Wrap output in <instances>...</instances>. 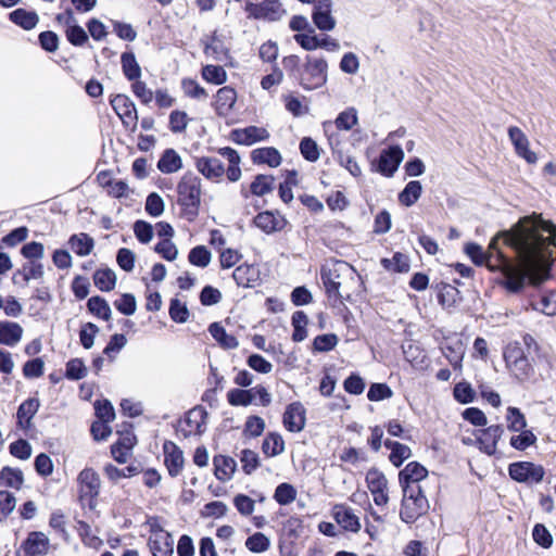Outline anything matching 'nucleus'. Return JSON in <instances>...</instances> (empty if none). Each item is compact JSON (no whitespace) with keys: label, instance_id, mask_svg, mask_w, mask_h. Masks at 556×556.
Segmentation results:
<instances>
[{"label":"nucleus","instance_id":"19","mask_svg":"<svg viewBox=\"0 0 556 556\" xmlns=\"http://www.w3.org/2000/svg\"><path fill=\"white\" fill-rule=\"evenodd\" d=\"M508 137L519 157L523 159L528 164H535L538 162L536 153L530 150L529 139L519 127L510 126L508 128Z\"/></svg>","mask_w":556,"mask_h":556},{"label":"nucleus","instance_id":"45","mask_svg":"<svg viewBox=\"0 0 556 556\" xmlns=\"http://www.w3.org/2000/svg\"><path fill=\"white\" fill-rule=\"evenodd\" d=\"M76 531L85 546L99 549L103 541L96 534H93L91 527L84 520H78L76 525Z\"/></svg>","mask_w":556,"mask_h":556},{"label":"nucleus","instance_id":"48","mask_svg":"<svg viewBox=\"0 0 556 556\" xmlns=\"http://www.w3.org/2000/svg\"><path fill=\"white\" fill-rule=\"evenodd\" d=\"M140 472H141L140 466H136V465H129L123 469H119L112 464H106L104 466V473L106 475L108 479L113 482H115L122 478H130V477L137 476Z\"/></svg>","mask_w":556,"mask_h":556},{"label":"nucleus","instance_id":"15","mask_svg":"<svg viewBox=\"0 0 556 556\" xmlns=\"http://www.w3.org/2000/svg\"><path fill=\"white\" fill-rule=\"evenodd\" d=\"M404 159V152L400 146H392L381 151L379 157L372 162L376 172L384 177H392Z\"/></svg>","mask_w":556,"mask_h":556},{"label":"nucleus","instance_id":"24","mask_svg":"<svg viewBox=\"0 0 556 556\" xmlns=\"http://www.w3.org/2000/svg\"><path fill=\"white\" fill-rule=\"evenodd\" d=\"M230 138L237 144L252 146L255 142L265 141L269 138L267 129L257 126L236 128L230 132Z\"/></svg>","mask_w":556,"mask_h":556},{"label":"nucleus","instance_id":"14","mask_svg":"<svg viewBox=\"0 0 556 556\" xmlns=\"http://www.w3.org/2000/svg\"><path fill=\"white\" fill-rule=\"evenodd\" d=\"M504 432V427L500 424L478 429L475 432L476 446L481 453L488 456H494L497 453V443Z\"/></svg>","mask_w":556,"mask_h":556},{"label":"nucleus","instance_id":"21","mask_svg":"<svg viewBox=\"0 0 556 556\" xmlns=\"http://www.w3.org/2000/svg\"><path fill=\"white\" fill-rule=\"evenodd\" d=\"M345 265L344 262H339L337 265H333L332 267H321L320 270V279L323 281V285L325 287L326 294L328 299H334L336 301H339L342 303L343 296L340 293V268L338 267Z\"/></svg>","mask_w":556,"mask_h":556},{"label":"nucleus","instance_id":"30","mask_svg":"<svg viewBox=\"0 0 556 556\" xmlns=\"http://www.w3.org/2000/svg\"><path fill=\"white\" fill-rule=\"evenodd\" d=\"M214 475L219 481H227L232 478L237 463L230 456L215 455L213 457Z\"/></svg>","mask_w":556,"mask_h":556},{"label":"nucleus","instance_id":"29","mask_svg":"<svg viewBox=\"0 0 556 556\" xmlns=\"http://www.w3.org/2000/svg\"><path fill=\"white\" fill-rule=\"evenodd\" d=\"M23 336V328L20 324L10 320L0 321V344L14 346Z\"/></svg>","mask_w":556,"mask_h":556},{"label":"nucleus","instance_id":"56","mask_svg":"<svg viewBox=\"0 0 556 556\" xmlns=\"http://www.w3.org/2000/svg\"><path fill=\"white\" fill-rule=\"evenodd\" d=\"M189 122L190 118L185 111L174 110L168 117V128L174 134H181L187 129Z\"/></svg>","mask_w":556,"mask_h":556},{"label":"nucleus","instance_id":"20","mask_svg":"<svg viewBox=\"0 0 556 556\" xmlns=\"http://www.w3.org/2000/svg\"><path fill=\"white\" fill-rule=\"evenodd\" d=\"M253 224L263 232L270 235L283 230L288 220L278 211H263L253 218Z\"/></svg>","mask_w":556,"mask_h":556},{"label":"nucleus","instance_id":"6","mask_svg":"<svg viewBox=\"0 0 556 556\" xmlns=\"http://www.w3.org/2000/svg\"><path fill=\"white\" fill-rule=\"evenodd\" d=\"M400 519L406 525H414L428 514L430 504L422 489H401Z\"/></svg>","mask_w":556,"mask_h":556},{"label":"nucleus","instance_id":"36","mask_svg":"<svg viewBox=\"0 0 556 556\" xmlns=\"http://www.w3.org/2000/svg\"><path fill=\"white\" fill-rule=\"evenodd\" d=\"M380 264L387 271L391 273L404 274L408 273L410 268L409 257L402 252H395L392 258H381Z\"/></svg>","mask_w":556,"mask_h":556},{"label":"nucleus","instance_id":"43","mask_svg":"<svg viewBox=\"0 0 556 556\" xmlns=\"http://www.w3.org/2000/svg\"><path fill=\"white\" fill-rule=\"evenodd\" d=\"M421 192H422V187H421L420 181L412 180L399 193V202L402 205L409 207L418 201V199L421 195Z\"/></svg>","mask_w":556,"mask_h":556},{"label":"nucleus","instance_id":"11","mask_svg":"<svg viewBox=\"0 0 556 556\" xmlns=\"http://www.w3.org/2000/svg\"><path fill=\"white\" fill-rule=\"evenodd\" d=\"M366 486L369 490L375 505L387 506L389 496V480L383 471L377 467H371L365 475Z\"/></svg>","mask_w":556,"mask_h":556},{"label":"nucleus","instance_id":"39","mask_svg":"<svg viewBox=\"0 0 556 556\" xmlns=\"http://www.w3.org/2000/svg\"><path fill=\"white\" fill-rule=\"evenodd\" d=\"M434 288L437 290L438 302L443 307H452L456 304L459 295L457 288L446 282L437 283Z\"/></svg>","mask_w":556,"mask_h":556},{"label":"nucleus","instance_id":"23","mask_svg":"<svg viewBox=\"0 0 556 556\" xmlns=\"http://www.w3.org/2000/svg\"><path fill=\"white\" fill-rule=\"evenodd\" d=\"M237 97L238 94L233 87L224 86L219 88L214 97V102L212 103L216 115L219 117H227L235 108Z\"/></svg>","mask_w":556,"mask_h":556},{"label":"nucleus","instance_id":"22","mask_svg":"<svg viewBox=\"0 0 556 556\" xmlns=\"http://www.w3.org/2000/svg\"><path fill=\"white\" fill-rule=\"evenodd\" d=\"M164 465L172 478L181 473L185 465V458L180 447L172 442L165 441L163 444Z\"/></svg>","mask_w":556,"mask_h":556},{"label":"nucleus","instance_id":"49","mask_svg":"<svg viewBox=\"0 0 556 556\" xmlns=\"http://www.w3.org/2000/svg\"><path fill=\"white\" fill-rule=\"evenodd\" d=\"M506 422L509 431L518 432L527 428L528 422L525 414L515 406H509L506 410Z\"/></svg>","mask_w":556,"mask_h":556},{"label":"nucleus","instance_id":"5","mask_svg":"<svg viewBox=\"0 0 556 556\" xmlns=\"http://www.w3.org/2000/svg\"><path fill=\"white\" fill-rule=\"evenodd\" d=\"M201 179L191 174H185L177 185V204L180 207V216L193 223L200 212L201 206Z\"/></svg>","mask_w":556,"mask_h":556},{"label":"nucleus","instance_id":"58","mask_svg":"<svg viewBox=\"0 0 556 556\" xmlns=\"http://www.w3.org/2000/svg\"><path fill=\"white\" fill-rule=\"evenodd\" d=\"M131 92L139 100V102L143 105H149L155 92H153L148 86L147 83L138 79L130 85Z\"/></svg>","mask_w":556,"mask_h":556},{"label":"nucleus","instance_id":"62","mask_svg":"<svg viewBox=\"0 0 556 556\" xmlns=\"http://www.w3.org/2000/svg\"><path fill=\"white\" fill-rule=\"evenodd\" d=\"M454 399L460 404H468L473 402L476 392L470 383L462 381L455 384L453 389Z\"/></svg>","mask_w":556,"mask_h":556},{"label":"nucleus","instance_id":"53","mask_svg":"<svg viewBox=\"0 0 556 556\" xmlns=\"http://www.w3.org/2000/svg\"><path fill=\"white\" fill-rule=\"evenodd\" d=\"M298 495L296 489L288 483L282 482L277 485L275 493H274V500L281 506H286L291 504L295 501Z\"/></svg>","mask_w":556,"mask_h":556},{"label":"nucleus","instance_id":"17","mask_svg":"<svg viewBox=\"0 0 556 556\" xmlns=\"http://www.w3.org/2000/svg\"><path fill=\"white\" fill-rule=\"evenodd\" d=\"M312 4V20L316 28L321 31L334 29L337 21L332 15V0H317Z\"/></svg>","mask_w":556,"mask_h":556},{"label":"nucleus","instance_id":"25","mask_svg":"<svg viewBox=\"0 0 556 556\" xmlns=\"http://www.w3.org/2000/svg\"><path fill=\"white\" fill-rule=\"evenodd\" d=\"M332 517L344 531L357 533L362 528L359 518L346 504H336L332 507Z\"/></svg>","mask_w":556,"mask_h":556},{"label":"nucleus","instance_id":"9","mask_svg":"<svg viewBox=\"0 0 556 556\" xmlns=\"http://www.w3.org/2000/svg\"><path fill=\"white\" fill-rule=\"evenodd\" d=\"M110 104L119 117L123 127L135 132L138 127V111L132 100L124 93L111 94Z\"/></svg>","mask_w":556,"mask_h":556},{"label":"nucleus","instance_id":"50","mask_svg":"<svg viewBox=\"0 0 556 556\" xmlns=\"http://www.w3.org/2000/svg\"><path fill=\"white\" fill-rule=\"evenodd\" d=\"M202 78L214 85H223L227 80V73L220 65L207 64L202 67Z\"/></svg>","mask_w":556,"mask_h":556},{"label":"nucleus","instance_id":"7","mask_svg":"<svg viewBox=\"0 0 556 556\" xmlns=\"http://www.w3.org/2000/svg\"><path fill=\"white\" fill-rule=\"evenodd\" d=\"M77 502L83 509H96L101 491L100 475L91 467L84 468L77 476Z\"/></svg>","mask_w":556,"mask_h":556},{"label":"nucleus","instance_id":"4","mask_svg":"<svg viewBox=\"0 0 556 556\" xmlns=\"http://www.w3.org/2000/svg\"><path fill=\"white\" fill-rule=\"evenodd\" d=\"M217 153L228 162L227 167L216 156H198L194 159L197 170L207 180L219 182L224 175L227 181L237 182L241 179L242 170L240 167L241 157L237 150L231 147H224L217 150Z\"/></svg>","mask_w":556,"mask_h":556},{"label":"nucleus","instance_id":"52","mask_svg":"<svg viewBox=\"0 0 556 556\" xmlns=\"http://www.w3.org/2000/svg\"><path fill=\"white\" fill-rule=\"evenodd\" d=\"M339 342L336 333H325L316 336L313 340L312 351L314 353H325L333 350Z\"/></svg>","mask_w":556,"mask_h":556},{"label":"nucleus","instance_id":"8","mask_svg":"<svg viewBox=\"0 0 556 556\" xmlns=\"http://www.w3.org/2000/svg\"><path fill=\"white\" fill-rule=\"evenodd\" d=\"M207 412L202 405H197L185 413L174 426L176 435L180 439L201 435L205 432Z\"/></svg>","mask_w":556,"mask_h":556},{"label":"nucleus","instance_id":"2","mask_svg":"<svg viewBox=\"0 0 556 556\" xmlns=\"http://www.w3.org/2000/svg\"><path fill=\"white\" fill-rule=\"evenodd\" d=\"M503 359L509 376L519 383L535 382L538 369L552 365L548 352L528 332L521 334V341H509L503 348Z\"/></svg>","mask_w":556,"mask_h":556},{"label":"nucleus","instance_id":"1","mask_svg":"<svg viewBox=\"0 0 556 556\" xmlns=\"http://www.w3.org/2000/svg\"><path fill=\"white\" fill-rule=\"evenodd\" d=\"M554 248L556 225L533 214L521 217L510 229L496 232L486 251L470 242L465 252L475 265L501 273L498 286L519 293L527 283L539 287L549 279Z\"/></svg>","mask_w":556,"mask_h":556},{"label":"nucleus","instance_id":"40","mask_svg":"<svg viewBox=\"0 0 556 556\" xmlns=\"http://www.w3.org/2000/svg\"><path fill=\"white\" fill-rule=\"evenodd\" d=\"M8 17L11 23L24 30H31L35 28V11H27L23 8H17L11 11Z\"/></svg>","mask_w":556,"mask_h":556},{"label":"nucleus","instance_id":"63","mask_svg":"<svg viewBox=\"0 0 556 556\" xmlns=\"http://www.w3.org/2000/svg\"><path fill=\"white\" fill-rule=\"evenodd\" d=\"M245 546L252 553H263L269 548L270 542L264 533L256 532L247 539Z\"/></svg>","mask_w":556,"mask_h":556},{"label":"nucleus","instance_id":"61","mask_svg":"<svg viewBox=\"0 0 556 556\" xmlns=\"http://www.w3.org/2000/svg\"><path fill=\"white\" fill-rule=\"evenodd\" d=\"M87 375V368L81 358H72L66 363L65 378L68 380H80Z\"/></svg>","mask_w":556,"mask_h":556},{"label":"nucleus","instance_id":"3","mask_svg":"<svg viewBox=\"0 0 556 556\" xmlns=\"http://www.w3.org/2000/svg\"><path fill=\"white\" fill-rule=\"evenodd\" d=\"M281 64L288 76L304 90L323 87L328 79V63L324 58L306 54L304 61L296 54L282 58Z\"/></svg>","mask_w":556,"mask_h":556},{"label":"nucleus","instance_id":"12","mask_svg":"<svg viewBox=\"0 0 556 556\" xmlns=\"http://www.w3.org/2000/svg\"><path fill=\"white\" fill-rule=\"evenodd\" d=\"M244 11L249 18L267 22H277L286 14L280 0H263L258 3L248 1Z\"/></svg>","mask_w":556,"mask_h":556},{"label":"nucleus","instance_id":"41","mask_svg":"<svg viewBox=\"0 0 556 556\" xmlns=\"http://www.w3.org/2000/svg\"><path fill=\"white\" fill-rule=\"evenodd\" d=\"M35 416V396H29L17 408L16 421L22 429L31 427V419Z\"/></svg>","mask_w":556,"mask_h":556},{"label":"nucleus","instance_id":"37","mask_svg":"<svg viewBox=\"0 0 556 556\" xmlns=\"http://www.w3.org/2000/svg\"><path fill=\"white\" fill-rule=\"evenodd\" d=\"M261 448L266 457H275L285 451V441L280 433L268 432L262 442Z\"/></svg>","mask_w":556,"mask_h":556},{"label":"nucleus","instance_id":"60","mask_svg":"<svg viewBox=\"0 0 556 556\" xmlns=\"http://www.w3.org/2000/svg\"><path fill=\"white\" fill-rule=\"evenodd\" d=\"M168 314L170 319L177 324L186 323L190 316L187 305L176 298L170 300Z\"/></svg>","mask_w":556,"mask_h":556},{"label":"nucleus","instance_id":"32","mask_svg":"<svg viewBox=\"0 0 556 556\" xmlns=\"http://www.w3.org/2000/svg\"><path fill=\"white\" fill-rule=\"evenodd\" d=\"M232 278L239 287L249 288L257 281L258 271L253 265L244 263L235 268Z\"/></svg>","mask_w":556,"mask_h":556},{"label":"nucleus","instance_id":"59","mask_svg":"<svg viewBox=\"0 0 556 556\" xmlns=\"http://www.w3.org/2000/svg\"><path fill=\"white\" fill-rule=\"evenodd\" d=\"M302 156L308 162H316L320 156V149L311 137H304L299 146Z\"/></svg>","mask_w":556,"mask_h":556},{"label":"nucleus","instance_id":"64","mask_svg":"<svg viewBox=\"0 0 556 556\" xmlns=\"http://www.w3.org/2000/svg\"><path fill=\"white\" fill-rule=\"evenodd\" d=\"M242 470L245 475L253 473L260 467V458L256 452L244 448L240 453Z\"/></svg>","mask_w":556,"mask_h":556},{"label":"nucleus","instance_id":"28","mask_svg":"<svg viewBox=\"0 0 556 556\" xmlns=\"http://www.w3.org/2000/svg\"><path fill=\"white\" fill-rule=\"evenodd\" d=\"M148 546L152 556H173L174 539L170 533L150 535Z\"/></svg>","mask_w":556,"mask_h":556},{"label":"nucleus","instance_id":"51","mask_svg":"<svg viewBox=\"0 0 556 556\" xmlns=\"http://www.w3.org/2000/svg\"><path fill=\"white\" fill-rule=\"evenodd\" d=\"M227 401L231 406H249L253 403V390L235 388L228 391Z\"/></svg>","mask_w":556,"mask_h":556},{"label":"nucleus","instance_id":"46","mask_svg":"<svg viewBox=\"0 0 556 556\" xmlns=\"http://www.w3.org/2000/svg\"><path fill=\"white\" fill-rule=\"evenodd\" d=\"M519 434L510 437L509 444L517 451H526L527 448L535 445L538 438L530 429H523L518 431Z\"/></svg>","mask_w":556,"mask_h":556},{"label":"nucleus","instance_id":"44","mask_svg":"<svg viewBox=\"0 0 556 556\" xmlns=\"http://www.w3.org/2000/svg\"><path fill=\"white\" fill-rule=\"evenodd\" d=\"M24 482L23 471L18 468L4 466L0 470V485L13 489H21Z\"/></svg>","mask_w":556,"mask_h":556},{"label":"nucleus","instance_id":"13","mask_svg":"<svg viewBox=\"0 0 556 556\" xmlns=\"http://www.w3.org/2000/svg\"><path fill=\"white\" fill-rule=\"evenodd\" d=\"M121 430H117L118 439L114 442L110 450L111 455L118 464H125L127 457L137 443V438L132 432V425L124 422Z\"/></svg>","mask_w":556,"mask_h":556},{"label":"nucleus","instance_id":"42","mask_svg":"<svg viewBox=\"0 0 556 556\" xmlns=\"http://www.w3.org/2000/svg\"><path fill=\"white\" fill-rule=\"evenodd\" d=\"M87 308L90 314L105 321L111 319L112 311L106 300L100 295L88 299Z\"/></svg>","mask_w":556,"mask_h":556},{"label":"nucleus","instance_id":"16","mask_svg":"<svg viewBox=\"0 0 556 556\" xmlns=\"http://www.w3.org/2000/svg\"><path fill=\"white\" fill-rule=\"evenodd\" d=\"M428 477V469L417 460L409 462L399 472L401 489H422L420 482Z\"/></svg>","mask_w":556,"mask_h":556},{"label":"nucleus","instance_id":"33","mask_svg":"<svg viewBox=\"0 0 556 556\" xmlns=\"http://www.w3.org/2000/svg\"><path fill=\"white\" fill-rule=\"evenodd\" d=\"M121 64L124 76L127 80L134 83L141 78V67L136 60L132 51H125L121 55Z\"/></svg>","mask_w":556,"mask_h":556},{"label":"nucleus","instance_id":"54","mask_svg":"<svg viewBox=\"0 0 556 556\" xmlns=\"http://www.w3.org/2000/svg\"><path fill=\"white\" fill-rule=\"evenodd\" d=\"M181 89L184 94L191 99H206L208 97L207 91L193 78H182Z\"/></svg>","mask_w":556,"mask_h":556},{"label":"nucleus","instance_id":"55","mask_svg":"<svg viewBox=\"0 0 556 556\" xmlns=\"http://www.w3.org/2000/svg\"><path fill=\"white\" fill-rule=\"evenodd\" d=\"M211 258V252L205 245H197L192 248L188 254L189 263L201 268L206 267L210 264Z\"/></svg>","mask_w":556,"mask_h":556},{"label":"nucleus","instance_id":"38","mask_svg":"<svg viewBox=\"0 0 556 556\" xmlns=\"http://www.w3.org/2000/svg\"><path fill=\"white\" fill-rule=\"evenodd\" d=\"M94 286L102 292H110L115 289L116 275L111 268H100L92 276Z\"/></svg>","mask_w":556,"mask_h":556},{"label":"nucleus","instance_id":"47","mask_svg":"<svg viewBox=\"0 0 556 556\" xmlns=\"http://www.w3.org/2000/svg\"><path fill=\"white\" fill-rule=\"evenodd\" d=\"M291 323L293 326L292 340L301 342L307 337L306 326L308 324L307 315L303 311H295L292 314Z\"/></svg>","mask_w":556,"mask_h":556},{"label":"nucleus","instance_id":"34","mask_svg":"<svg viewBox=\"0 0 556 556\" xmlns=\"http://www.w3.org/2000/svg\"><path fill=\"white\" fill-rule=\"evenodd\" d=\"M208 332L225 350H232L239 345L238 339L233 334L227 333L226 329L217 321L208 326Z\"/></svg>","mask_w":556,"mask_h":556},{"label":"nucleus","instance_id":"31","mask_svg":"<svg viewBox=\"0 0 556 556\" xmlns=\"http://www.w3.org/2000/svg\"><path fill=\"white\" fill-rule=\"evenodd\" d=\"M68 245L77 256L89 255L94 248V240L86 232L74 233L68 238Z\"/></svg>","mask_w":556,"mask_h":556},{"label":"nucleus","instance_id":"27","mask_svg":"<svg viewBox=\"0 0 556 556\" xmlns=\"http://www.w3.org/2000/svg\"><path fill=\"white\" fill-rule=\"evenodd\" d=\"M251 161L254 165H267L271 168L282 163V156L275 147H262L251 151Z\"/></svg>","mask_w":556,"mask_h":556},{"label":"nucleus","instance_id":"26","mask_svg":"<svg viewBox=\"0 0 556 556\" xmlns=\"http://www.w3.org/2000/svg\"><path fill=\"white\" fill-rule=\"evenodd\" d=\"M275 180L276 179L273 175L257 174L254 176L249 189L241 186L240 193L244 199H249L250 195L264 197L274 190Z\"/></svg>","mask_w":556,"mask_h":556},{"label":"nucleus","instance_id":"35","mask_svg":"<svg viewBox=\"0 0 556 556\" xmlns=\"http://www.w3.org/2000/svg\"><path fill=\"white\" fill-rule=\"evenodd\" d=\"M181 167V157L174 149H166L157 162L159 170L164 174L178 172Z\"/></svg>","mask_w":556,"mask_h":556},{"label":"nucleus","instance_id":"10","mask_svg":"<svg viewBox=\"0 0 556 556\" xmlns=\"http://www.w3.org/2000/svg\"><path fill=\"white\" fill-rule=\"evenodd\" d=\"M508 475L518 483L539 484L544 479L545 469L541 464L519 460L508 465Z\"/></svg>","mask_w":556,"mask_h":556},{"label":"nucleus","instance_id":"18","mask_svg":"<svg viewBox=\"0 0 556 556\" xmlns=\"http://www.w3.org/2000/svg\"><path fill=\"white\" fill-rule=\"evenodd\" d=\"M282 424L289 432H301L306 424V409L304 405L299 401L288 404L282 415Z\"/></svg>","mask_w":556,"mask_h":556},{"label":"nucleus","instance_id":"57","mask_svg":"<svg viewBox=\"0 0 556 556\" xmlns=\"http://www.w3.org/2000/svg\"><path fill=\"white\" fill-rule=\"evenodd\" d=\"M442 352L446 359L450 362L454 369H460L464 358L463 344L457 342L456 344H446L442 348Z\"/></svg>","mask_w":556,"mask_h":556}]
</instances>
